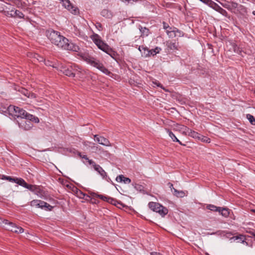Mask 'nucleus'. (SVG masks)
Wrapping results in <instances>:
<instances>
[{"mask_svg":"<svg viewBox=\"0 0 255 255\" xmlns=\"http://www.w3.org/2000/svg\"><path fill=\"white\" fill-rule=\"evenodd\" d=\"M7 180L9 181V182H15V178H12L10 176H8L7 178Z\"/></svg>","mask_w":255,"mask_h":255,"instance_id":"obj_50","label":"nucleus"},{"mask_svg":"<svg viewBox=\"0 0 255 255\" xmlns=\"http://www.w3.org/2000/svg\"><path fill=\"white\" fill-rule=\"evenodd\" d=\"M211 7L219 13L221 12L222 9H223V8H222L220 6H219L217 3H216L215 2H214L213 3H212V5L211 6Z\"/></svg>","mask_w":255,"mask_h":255,"instance_id":"obj_31","label":"nucleus"},{"mask_svg":"<svg viewBox=\"0 0 255 255\" xmlns=\"http://www.w3.org/2000/svg\"><path fill=\"white\" fill-rule=\"evenodd\" d=\"M123 178H124V176L123 175H120L117 177L116 181L118 182H123Z\"/></svg>","mask_w":255,"mask_h":255,"instance_id":"obj_45","label":"nucleus"},{"mask_svg":"<svg viewBox=\"0 0 255 255\" xmlns=\"http://www.w3.org/2000/svg\"><path fill=\"white\" fill-rule=\"evenodd\" d=\"M161 50V48L158 47H155L154 49H149V57L152 56H154L157 54L159 53Z\"/></svg>","mask_w":255,"mask_h":255,"instance_id":"obj_27","label":"nucleus"},{"mask_svg":"<svg viewBox=\"0 0 255 255\" xmlns=\"http://www.w3.org/2000/svg\"><path fill=\"white\" fill-rule=\"evenodd\" d=\"M13 8V7H12L11 5L7 3L6 5H4L2 9L0 10V11L3 12V13L6 16L10 17V10Z\"/></svg>","mask_w":255,"mask_h":255,"instance_id":"obj_19","label":"nucleus"},{"mask_svg":"<svg viewBox=\"0 0 255 255\" xmlns=\"http://www.w3.org/2000/svg\"><path fill=\"white\" fill-rule=\"evenodd\" d=\"M173 194L177 197H182L184 196V193L182 191H178L177 189L173 188Z\"/></svg>","mask_w":255,"mask_h":255,"instance_id":"obj_32","label":"nucleus"},{"mask_svg":"<svg viewBox=\"0 0 255 255\" xmlns=\"http://www.w3.org/2000/svg\"><path fill=\"white\" fill-rule=\"evenodd\" d=\"M14 10L15 9L13 8V9H11L10 10V12H9V13H13V12H14Z\"/></svg>","mask_w":255,"mask_h":255,"instance_id":"obj_58","label":"nucleus"},{"mask_svg":"<svg viewBox=\"0 0 255 255\" xmlns=\"http://www.w3.org/2000/svg\"><path fill=\"white\" fill-rule=\"evenodd\" d=\"M24 16V14L18 10H14V12L13 13L10 14V17H18V18H23Z\"/></svg>","mask_w":255,"mask_h":255,"instance_id":"obj_25","label":"nucleus"},{"mask_svg":"<svg viewBox=\"0 0 255 255\" xmlns=\"http://www.w3.org/2000/svg\"><path fill=\"white\" fill-rule=\"evenodd\" d=\"M20 93L29 98H35L36 97V95L34 93H30L27 90L23 88H21L20 90H19Z\"/></svg>","mask_w":255,"mask_h":255,"instance_id":"obj_18","label":"nucleus"},{"mask_svg":"<svg viewBox=\"0 0 255 255\" xmlns=\"http://www.w3.org/2000/svg\"><path fill=\"white\" fill-rule=\"evenodd\" d=\"M91 39L94 43L97 46L99 49L105 52L111 57L114 58L116 53L107 43L104 42L101 37L97 34H94L91 36Z\"/></svg>","mask_w":255,"mask_h":255,"instance_id":"obj_2","label":"nucleus"},{"mask_svg":"<svg viewBox=\"0 0 255 255\" xmlns=\"http://www.w3.org/2000/svg\"><path fill=\"white\" fill-rule=\"evenodd\" d=\"M9 114L12 116L21 118V119L26 118L29 120L35 119L33 115L28 114L25 110L18 107L10 105L7 108Z\"/></svg>","mask_w":255,"mask_h":255,"instance_id":"obj_4","label":"nucleus"},{"mask_svg":"<svg viewBox=\"0 0 255 255\" xmlns=\"http://www.w3.org/2000/svg\"><path fill=\"white\" fill-rule=\"evenodd\" d=\"M88 163L90 165H91L94 169L97 167V166L99 165L98 164H97L95 161L91 159L90 160H89Z\"/></svg>","mask_w":255,"mask_h":255,"instance_id":"obj_43","label":"nucleus"},{"mask_svg":"<svg viewBox=\"0 0 255 255\" xmlns=\"http://www.w3.org/2000/svg\"><path fill=\"white\" fill-rule=\"evenodd\" d=\"M123 182L126 184H129L131 182V180L129 178L125 177L124 176V178H123Z\"/></svg>","mask_w":255,"mask_h":255,"instance_id":"obj_46","label":"nucleus"},{"mask_svg":"<svg viewBox=\"0 0 255 255\" xmlns=\"http://www.w3.org/2000/svg\"><path fill=\"white\" fill-rule=\"evenodd\" d=\"M92 195L93 196L98 197H99V198L102 199L104 201H107L108 200V198H109V197H107L105 196L102 195L97 194V193H92Z\"/></svg>","mask_w":255,"mask_h":255,"instance_id":"obj_35","label":"nucleus"},{"mask_svg":"<svg viewBox=\"0 0 255 255\" xmlns=\"http://www.w3.org/2000/svg\"><path fill=\"white\" fill-rule=\"evenodd\" d=\"M166 33L169 37H175L176 35L174 30H167Z\"/></svg>","mask_w":255,"mask_h":255,"instance_id":"obj_39","label":"nucleus"},{"mask_svg":"<svg viewBox=\"0 0 255 255\" xmlns=\"http://www.w3.org/2000/svg\"><path fill=\"white\" fill-rule=\"evenodd\" d=\"M95 140L99 144L106 146H112L110 141L104 136H99L97 134L94 135Z\"/></svg>","mask_w":255,"mask_h":255,"instance_id":"obj_10","label":"nucleus"},{"mask_svg":"<svg viewBox=\"0 0 255 255\" xmlns=\"http://www.w3.org/2000/svg\"><path fill=\"white\" fill-rule=\"evenodd\" d=\"M206 208L208 210H210L212 211L218 212L219 210H220V207H217L214 205H211V204L208 205L207 206Z\"/></svg>","mask_w":255,"mask_h":255,"instance_id":"obj_33","label":"nucleus"},{"mask_svg":"<svg viewBox=\"0 0 255 255\" xmlns=\"http://www.w3.org/2000/svg\"><path fill=\"white\" fill-rule=\"evenodd\" d=\"M234 241L238 240V242L244 243L246 240L245 237L243 235H239V236H234L231 239Z\"/></svg>","mask_w":255,"mask_h":255,"instance_id":"obj_28","label":"nucleus"},{"mask_svg":"<svg viewBox=\"0 0 255 255\" xmlns=\"http://www.w3.org/2000/svg\"><path fill=\"white\" fill-rule=\"evenodd\" d=\"M123 2L125 3L126 4H128L129 3H133L134 1H136V0H121Z\"/></svg>","mask_w":255,"mask_h":255,"instance_id":"obj_44","label":"nucleus"},{"mask_svg":"<svg viewBox=\"0 0 255 255\" xmlns=\"http://www.w3.org/2000/svg\"><path fill=\"white\" fill-rule=\"evenodd\" d=\"M30 205L32 207L44 209L47 211H51L53 209V206L40 200H33L30 202Z\"/></svg>","mask_w":255,"mask_h":255,"instance_id":"obj_7","label":"nucleus"},{"mask_svg":"<svg viewBox=\"0 0 255 255\" xmlns=\"http://www.w3.org/2000/svg\"><path fill=\"white\" fill-rule=\"evenodd\" d=\"M33 58L36 59L39 62L44 61V58L39 55L38 54H34L33 55Z\"/></svg>","mask_w":255,"mask_h":255,"instance_id":"obj_42","label":"nucleus"},{"mask_svg":"<svg viewBox=\"0 0 255 255\" xmlns=\"http://www.w3.org/2000/svg\"><path fill=\"white\" fill-rule=\"evenodd\" d=\"M153 84H155V85H156L158 87H161V88H162L164 90V89L162 87V86L159 83H158L157 82H153Z\"/></svg>","mask_w":255,"mask_h":255,"instance_id":"obj_52","label":"nucleus"},{"mask_svg":"<svg viewBox=\"0 0 255 255\" xmlns=\"http://www.w3.org/2000/svg\"><path fill=\"white\" fill-rule=\"evenodd\" d=\"M138 49L141 52V56L143 57H148L149 54V49L147 48L146 47H145L143 45L139 46L138 47Z\"/></svg>","mask_w":255,"mask_h":255,"instance_id":"obj_17","label":"nucleus"},{"mask_svg":"<svg viewBox=\"0 0 255 255\" xmlns=\"http://www.w3.org/2000/svg\"><path fill=\"white\" fill-rule=\"evenodd\" d=\"M61 71L65 75L68 76L69 77H73V65L69 67H62Z\"/></svg>","mask_w":255,"mask_h":255,"instance_id":"obj_16","label":"nucleus"},{"mask_svg":"<svg viewBox=\"0 0 255 255\" xmlns=\"http://www.w3.org/2000/svg\"><path fill=\"white\" fill-rule=\"evenodd\" d=\"M200 1H202V2L206 4L208 6H209L210 7L212 5V3H213L214 1L212 0H199Z\"/></svg>","mask_w":255,"mask_h":255,"instance_id":"obj_40","label":"nucleus"},{"mask_svg":"<svg viewBox=\"0 0 255 255\" xmlns=\"http://www.w3.org/2000/svg\"><path fill=\"white\" fill-rule=\"evenodd\" d=\"M251 211L253 212H254L255 213V209H253L251 210Z\"/></svg>","mask_w":255,"mask_h":255,"instance_id":"obj_60","label":"nucleus"},{"mask_svg":"<svg viewBox=\"0 0 255 255\" xmlns=\"http://www.w3.org/2000/svg\"><path fill=\"white\" fill-rule=\"evenodd\" d=\"M7 177H8V176H5L4 175H2L1 176L0 178L2 180H7Z\"/></svg>","mask_w":255,"mask_h":255,"instance_id":"obj_56","label":"nucleus"},{"mask_svg":"<svg viewBox=\"0 0 255 255\" xmlns=\"http://www.w3.org/2000/svg\"><path fill=\"white\" fill-rule=\"evenodd\" d=\"M15 183L17 184L24 187L25 185H26V182L22 178H15Z\"/></svg>","mask_w":255,"mask_h":255,"instance_id":"obj_30","label":"nucleus"},{"mask_svg":"<svg viewBox=\"0 0 255 255\" xmlns=\"http://www.w3.org/2000/svg\"><path fill=\"white\" fill-rule=\"evenodd\" d=\"M32 121H35V122L38 123L39 122V120L37 118L35 117V119H33L32 120H29L28 118H24L21 119L20 121L18 122V126L20 128L25 130H28L32 127Z\"/></svg>","mask_w":255,"mask_h":255,"instance_id":"obj_6","label":"nucleus"},{"mask_svg":"<svg viewBox=\"0 0 255 255\" xmlns=\"http://www.w3.org/2000/svg\"><path fill=\"white\" fill-rule=\"evenodd\" d=\"M139 29L140 30L141 33V36H147L148 35L149 33V30L148 28L145 27H142V26H139Z\"/></svg>","mask_w":255,"mask_h":255,"instance_id":"obj_29","label":"nucleus"},{"mask_svg":"<svg viewBox=\"0 0 255 255\" xmlns=\"http://www.w3.org/2000/svg\"><path fill=\"white\" fill-rule=\"evenodd\" d=\"M44 61L45 62V64L46 65V66H52V67H54L53 65L52 64V62H50V61H45L44 60Z\"/></svg>","mask_w":255,"mask_h":255,"instance_id":"obj_49","label":"nucleus"},{"mask_svg":"<svg viewBox=\"0 0 255 255\" xmlns=\"http://www.w3.org/2000/svg\"><path fill=\"white\" fill-rule=\"evenodd\" d=\"M218 212L225 217H228L230 214L229 209L226 208L220 207Z\"/></svg>","mask_w":255,"mask_h":255,"instance_id":"obj_26","label":"nucleus"},{"mask_svg":"<svg viewBox=\"0 0 255 255\" xmlns=\"http://www.w3.org/2000/svg\"><path fill=\"white\" fill-rule=\"evenodd\" d=\"M95 170H96L102 177L103 178L107 179V173L100 165H99L98 166H97V167L95 169Z\"/></svg>","mask_w":255,"mask_h":255,"instance_id":"obj_20","label":"nucleus"},{"mask_svg":"<svg viewBox=\"0 0 255 255\" xmlns=\"http://www.w3.org/2000/svg\"><path fill=\"white\" fill-rule=\"evenodd\" d=\"M163 28H164V29H167L168 28H169V29H170H170H171V27H169V25H168V24L166 23H165V22H164L163 23Z\"/></svg>","mask_w":255,"mask_h":255,"instance_id":"obj_51","label":"nucleus"},{"mask_svg":"<svg viewBox=\"0 0 255 255\" xmlns=\"http://www.w3.org/2000/svg\"><path fill=\"white\" fill-rule=\"evenodd\" d=\"M233 48H234V51H235V52H236V49L237 48V45H235V44H234L233 45Z\"/></svg>","mask_w":255,"mask_h":255,"instance_id":"obj_57","label":"nucleus"},{"mask_svg":"<svg viewBox=\"0 0 255 255\" xmlns=\"http://www.w3.org/2000/svg\"><path fill=\"white\" fill-rule=\"evenodd\" d=\"M220 13L221 14H222L223 15L226 16V17H228V12L226 11V10H225L224 9H222Z\"/></svg>","mask_w":255,"mask_h":255,"instance_id":"obj_48","label":"nucleus"},{"mask_svg":"<svg viewBox=\"0 0 255 255\" xmlns=\"http://www.w3.org/2000/svg\"><path fill=\"white\" fill-rule=\"evenodd\" d=\"M168 185L169 186V187L171 189V190L173 191V189L174 188L173 184L171 183H168Z\"/></svg>","mask_w":255,"mask_h":255,"instance_id":"obj_55","label":"nucleus"},{"mask_svg":"<svg viewBox=\"0 0 255 255\" xmlns=\"http://www.w3.org/2000/svg\"><path fill=\"white\" fill-rule=\"evenodd\" d=\"M61 1L63 6L68 10L70 11L72 13L76 14L78 12V9L74 7L69 0H62Z\"/></svg>","mask_w":255,"mask_h":255,"instance_id":"obj_11","label":"nucleus"},{"mask_svg":"<svg viewBox=\"0 0 255 255\" xmlns=\"http://www.w3.org/2000/svg\"><path fill=\"white\" fill-rule=\"evenodd\" d=\"M169 125L173 128V130L180 131L185 134H187V132L189 131V128L187 127L176 124L172 121L169 122Z\"/></svg>","mask_w":255,"mask_h":255,"instance_id":"obj_8","label":"nucleus"},{"mask_svg":"<svg viewBox=\"0 0 255 255\" xmlns=\"http://www.w3.org/2000/svg\"><path fill=\"white\" fill-rule=\"evenodd\" d=\"M166 46L168 49L172 50H178L179 48L178 42L175 40L166 41Z\"/></svg>","mask_w":255,"mask_h":255,"instance_id":"obj_13","label":"nucleus"},{"mask_svg":"<svg viewBox=\"0 0 255 255\" xmlns=\"http://www.w3.org/2000/svg\"><path fill=\"white\" fill-rule=\"evenodd\" d=\"M3 223L5 225H7V227H9V223H12V222H9L8 220H4L3 221Z\"/></svg>","mask_w":255,"mask_h":255,"instance_id":"obj_53","label":"nucleus"},{"mask_svg":"<svg viewBox=\"0 0 255 255\" xmlns=\"http://www.w3.org/2000/svg\"><path fill=\"white\" fill-rule=\"evenodd\" d=\"M46 35L51 43L59 48L75 52L79 50L78 46L70 41L59 31L49 30L46 31Z\"/></svg>","mask_w":255,"mask_h":255,"instance_id":"obj_1","label":"nucleus"},{"mask_svg":"<svg viewBox=\"0 0 255 255\" xmlns=\"http://www.w3.org/2000/svg\"><path fill=\"white\" fill-rule=\"evenodd\" d=\"M73 77L77 76L79 78H83L86 74V71L76 65H73Z\"/></svg>","mask_w":255,"mask_h":255,"instance_id":"obj_9","label":"nucleus"},{"mask_svg":"<svg viewBox=\"0 0 255 255\" xmlns=\"http://www.w3.org/2000/svg\"><path fill=\"white\" fill-rule=\"evenodd\" d=\"M101 15L106 18H110L112 17V13L108 9H103L101 12Z\"/></svg>","mask_w":255,"mask_h":255,"instance_id":"obj_24","label":"nucleus"},{"mask_svg":"<svg viewBox=\"0 0 255 255\" xmlns=\"http://www.w3.org/2000/svg\"><path fill=\"white\" fill-rule=\"evenodd\" d=\"M247 117L248 119L249 120L250 122L252 124L255 125V118L254 117L250 114H248L247 115Z\"/></svg>","mask_w":255,"mask_h":255,"instance_id":"obj_36","label":"nucleus"},{"mask_svg":"<svg viewBox=\"0 0 255 255\" xmlns=\"http://www.w3.org/2000/svg\"><path fill=\"white\" fill-rule=\"evenodd\" d=\"M35 185L28 184L26 183V185H25V186H24V187L28 189V190H29L30 191H31V192H33V191L34 190V188L35 187Z\"/></svg>","mask_w":255,"mask_h":255,"instance_id":"obj_41","label":"nucleus"},{"mask_svg":"<svg viewBox=\"0 0 255 255\" xmlns=\"http://www.w3.org/2000/svg\"><path fill=\"white\" fill-rule=\"evenodd\" d=\"M77 195L80 198H84L86 196L88 197V196L85 193H83L81 191L78 190L77 191Z\"/></svg>","mask_w":255,"mask_h":255,"instance_id":"obj_38","label":"nucleus"},{"mask_svg":"<svg viewBox=\"0 0 255 255\" xmlns=\"http://www.w3.org/2000/svg\"><path fill=\"white\" fill-rule=\"evenodd\" d=\"M253 236L255 237V233L253 234Z\"/></svg>","mask_w":255,"mask_h":255,"instance_id":"obj_61","label":"nucleus"},{"mask_svg":"<svg viewBox=\"0 0 255 255\" xmlns=\"http://www.w3.org/2000/svg\"><path fill=\"white\" fill-rule=\"evenodd\" d=\"M199 140H200L201 141L206 143H210L211 142V139L209 137L201 134L200 136V138Z\"/></svg>","mask_w":255,"mask_h":255,"instance_id":"obj_34","label":"nucleus"},{"mask_svg":"<svg viewBox=\"0 0 255 255\" xmlns=\"http://www.w3.org/2000/svg\"><path fill=\"white\" fill-rule=\"evenodd\" d=\"M7 230L15 233H21L24 231L23 229L20 227L17 226L13 223H9V227H6Z\"/></svg>","mask_w":255,"mask_h":255,"instance_id":"obj_12","label":"nucleus"},{"mask_svg":"<svg viewBox=\"0 0 255 255\" xmlns=\"http://www.w3.org/2000/svg\"><path fill=\"white\" fill-rule=\"evenodd\" d=\"M165 130L168 133L169 136L173 141L177 142L181 145H183L182 142L176 137L174 134L167 128H165Z\"/></svg>","mask_w":255,"mask_h":255,"instance_id":"obj_22","label":"nucleus"},{"mask_svg":"<svg viewBox=\"0 0 255 255\" xmlns=\"http://www.w3.org/2000/svg\"><path fill=\"white\" fill-rule=\"evenodd\" d=\"M107 201L109 203H111L112 204L114 205H117V204H120L119 202H118L117 200H116L112 198H111V197L108 198Z\"/></svg>","mask_w":255,"mask_h":255,"instance_id":"obj_37","label":"nucleus"},{"mask_svg":"<svg viewBox=\"0 0 255 255\" xmlns=\"http://www.w3.org/2000/svg\"><path fill=\"white\" fill-rule=\"evenodd\" d=\"M187 134H188L189 136H190L191 137H192L193 138H197L198 139L200 138V136L201 135V134L197 132L192 130L190 129H189V131L187 132Z\"/></svg>","mask_w":255,"mask_h":255,"instance_id":"obj_23","label":"nucleus"},{"mask_svg":"<svg viewBox=\"0 0 255 255\" xmlns=\"http://www.w3.org/2000/svg\"><path fill=\"white\" fill-rule=\"evenodd\" d=\"M79 155L80 157L82 158V156H83V155H82L81 153H79Z\"/></svg>","mask_w":255,"mask_h":255,"instance_id":"obj_59","label":"nucleus"},{"mask_svg":"<svg viewBox=\"0 0 255 255\" xmlns=\"http://www.w3.org/2000/svg\"><path fill=\"white\" fill-rule=\"evenodd\" d=\"M95 26L99 31L102 30V25L100 23H99V22L96 23Z\"/></svg>","mask_w":255,"mask_h":255,"instance_id":"obj_47","label":"nucleus"},{"mask_svg":"<svg viewBox=\"0 0 255 255\" xmlns=\"http://www.w3.org/2000/svg\"><path fill=\"white\" fill-rule=\"evenodd\" d=\"M148 205L151 210L159 213L162 217L168 213V209L158 203L150 202Z\"/></svg>","mask_w":255,"mask_h":255,"instance_id":"obj_5","label":"nucleus"},{"mask_svg":"<svg viewBox=\"0 0 255 255\" xmlns=\"http://www.w3.org/2000/svg\"><path fill=\"white\" fill-rule=\"evenodd\" d=\"M222 6L225 8L236 12V6H237V3L234 2H227L224 3H221Z\"/></svg>","mask_w":255,"mask_h":255,"instance_id":"obj_14","label":"nucleus"},{"mask_svg":"<svg viewBox=\"0 0 255 255\" xmlns=\"http://www.w3.org/2000/svg\"><path fill=\"white\" fill-rule=\"evenodd\" d=\"M83 59L91 66L97 68L104 74L110 75L111 73L106 68L100 61L89 55H84L82 56Z\"/></svg>","mask_w":255,"mask_h":255,"instance_id":"obj_3","label":"nucleus"},{"mask_svg":"<svg viewBox=\"0 0 255 255\" xmlns=\"http://www.w3.org/2000/svg\"><path fill=\"white\" fill-rule=\"evenodd\" d=\"M82 158L87 160L88 162H89V160H91V159H89L88 158V157H87V156L86 155H83V156H82Z\"/></svg>","mask_w":255,"mask_h":255,"instance_id":"obj_54","label":"nucleus"},{"mask_svg":"<svg viewBox=\"0 0 255 255\" xmlns=\"http://www.w3.org/2000/svg\"><path fill=\"white\" fill-rule=\"evenodd\" d=\"M33 192L39 197L46 199L44 197L45 192L40 186L35 185Z\"/></svg>","mask_w":255,"mask_h":255,"instance_id":"obj_15","label":"nucleus"},{"mask_svg":"<svg viewBox=\"0 0 255 255\" xmlns=\"http://www.w3.org/2000/svg\"><path fill=\"white\" fill-rule=\"evenodd\" d=\"M235 12H238L242 15H244L247 12V9L244 6L237 3V6H236Z\"/></svg>","mask_w":255,"mask_h":255,"instance_id":"obj_21","label":"nucleus"}]
</instances>
